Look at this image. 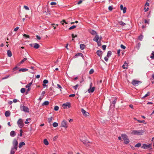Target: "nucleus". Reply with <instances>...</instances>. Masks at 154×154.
<instances>
[{"label": "nucleus", "mask_w": 154, "mask_h": 154, "mask_svg": "<svg viewBox=\"0 0 154 154\" xmlns=\"http://www.w3.org/2000/svg\"><path fill=\"white\" fill-rule=\"evenodd\" d=\"M88 137V136L86 134H83L80 136V140L87 147L90 146V142L89 141L87 140Z\"/></svg>", "instance_id": "1"}, {"label": "nucleus", "mask_w": 154, "mask_h": 154, "mask_svg": "<svg viewBox=\"0 0 154 154\" xmlns=\"http://www.w3.org/2000/svg\"><path fill=\"white\" fill-rule=\"evenodd\" d=\"M144 132V130H133L132 131L131 134L134 135H143Z\"/></svg>", "instance_id": "2"}, {"label": "nucleus", "mask_w": 154, "mask_h": 154, "mask_svg": "<svg viewBox=\"0 0 154 154\" xmlns=\"http://www.w3.org/2000/svg\"><path fill=\"white\" fill-rule=\"evenodd\" d=\"M20 110L26 112H29V108L27 106L21 105L20 106Z\"/></svg>", "instance_id": "3"}, {"label": "nucleus", "mask_w": 154, "mask_h": 154, "mask_svg": "<svg viewBox=\"0 0 154 154\" xmlns=\"http://www.w3.org/2000/svg\"><path fill=\"white\" fill-rule=\"evenodd\" d=\"M67 122L65 120H63L61 122L60 127H61L64 128L66 129L68 127V125Z\"/></svg>", "instance_id": "4"}, {"label": "nucleus", "mask_w": 154, "mask_h": 154, "mask_svg": "<svg viewBox=\"0 0 154 154\" xmlns=\"http://www.w3.org/2000/svg\"><path fill=\"white\" fill-rule=\"evenodd\" d=\"M17 124L18 127L20 128L23 127L24 126L23 120L21 119H19L17 122Z\"/></svg>", "instance_id": "5"}, {"label": "nucleus", "mask_w": 154, "mask_h": 154, "mask_svg": "<svg viewBox=\"0 0 154 154\" xmlns=\"http://www.w3.org/2000/svg\"><path fill=\"white\" fill-rule=\"evenodd\" d=\"M12 144L13 147L12 148L15 149V150H17V149L18 143L17 140L16 139H14L13 141Z\"/></svg>", "instance_id": "6"}, {"label": "nucleus", "mask_w": 154, "mask_h": 154, "mask_svg": "<svg viewBox=\"0 0 154 154\" xmlns=\"http://www.w3.org/2000/svg\"><path fill=\"white\" fill-rule=\"evenodd\" d=\"M151 144H143L142 146L141 147V148L144 149H147L148 148H151Z\"/></svg>", "instance_id": "7"}, {"label": "nucleus", "mask_w": 154, "mask_h": 154, "mask_svg": "<svg viewBox=\"0 0 154 154\" xmlns=\"http://www.w3.org/2000/svg\"><path fill=\"white\" fill-rule=\"evenodd\" d=\"M141 82L139 81H137L136 80H134L132 81L131 83L132 84L135 86H137L139 85L140 84H141Z\"/></svg>", "instance_id": "8"}, {"label": "nucleus", "mask_w": 154, "mask_h": 154, "mask_svg": "<svg viewBox=\"0 0 154 154\" xmlns=\"http://www.w3.org/2000/svg\"><path fill=\"white\" fill-rule=\"evenodd\" d=\"M81 111L83 116H84L85 117H87L89 116V113L88 112H86L83 109H81Z\"/></svg>", "instance_id": "9"}, {"label": "nucleus", "mask_w": 154, "mask_h": 154, "mask_svg": "<svg viewBox=\"0 0 154 154\" xmlns=\"http://www.w3.org/2000/svg\"><path fill=\"white\" fill-rule=\"evenodd\" d=\"M62 106L64 109H66L67 107L70 108L71 107V104L69 103H66L63 104Z\"/></svg>", "instance_id": "10"}, {"label": "nucleus", "mask_w": 154, "mask_h": 154, "mask_svg": "<svg viewBox=\"0 0 154 154\" xmlns=\"http://www.w3.org/2000/svg\"><path fill=\"white\" fill-rule=\"evenodd\" d=\"M101 39V37H100L98 35L96 34L95 37L93 39V40L96 42H97L99 41H100Z\"/></svg>", "instance_id": "11"}, {"label": "nucleus", "mask_w": 154, "mask_h": 154, "mask_svg": "<svg viewBox=\"0 0 154 154\" xmlns=\"http://www.w3.org/2000/svg\"><path fill=\"white\" fill-rule=\"evenodd\" d=\"M30 45L31 47L36 49L38 48L39 47V45L37 43L32 44Z\"/></svg>", "instance_id": "12"}, {"label": "nucleus", "mask_w": 154, "mask_h": 154, "mask_svg": "<svg viewBox=\"0 0 154 154\" xmlns=\"http://www.w3.org/2000/svg\"><path fill=\"white\" fill-rule=\"evenodd\" d=\"M95 90V87H93L92 88H89L88 89V93H93Z\"/></svg>", "instance_id": "13"}, {"label": "nucleus", "mask_w": 154, "mask_h": 154, "mask_svg": "<svg viewBox=\"0 0 154 154\" xmlns=\"http://www.w3.org/2000/svg\"><path fill=\"white\" fill-rule=\"evenodd\" d=\"M120 8L121 10L123 11V13H125L126 11L127 8L126 7H124L122 5H121L120 6Z\"/></svg>", "instance_id": "14"}, {"label": "nucleus", "mask_w": 154, "mask_h": 154, "mask_svg": "<svg viewBox=\"0 0 154 154\" xmlns=\"http://www.w3.org/2000/svg\"><path fill=\"white\" fill-rule=\"evenodd\" d=\"M116 100H117L116 98H115L114 99L113 101V102L112 103V104H111V106H112L113 107H115V104L116 102Z\"/></svg>", "instance_id": "15"}, {"label": "nucleus", "mask_w": 154, "mask_h": 154, "mask_svg": "<svg viewBox=\"0 0 154 154\" xmlns=\"http://www.w3.org/2000/svg\"><path fill=\"white\" fill-rule=\"evenodd\" d=\"M10 115L11 113L10 111H6L5 113V115L6 117H8Z\"/></svg>", "instance_id": "16"}, {"label": "nucleus", "mask_w": 154, "mask_h": 154, "mask_svg": "<svg viewBox=\"0 0 154 154\" xmlns=\"http://www.w3.org/2000/svg\"><path fill=\"white\" fill-rule=\"evenodd\" d=\"M25 145V143L24 142H21L19 144V147L20 148H21L23 146Z\"/></svg>", "instance_id": "17"}, {"label": "nucleus", "mask_w": 154, "mask_h": 154, "mask_svg": "<svg viewBox=\"0 0 154 154\" xmlns=\"http://www.w3.org/2000/svg\"><path fill=\"white\" fill-rule=\"evenodd\" d=\"M7 54L9 57H11L12 55L11 52L9 50L7 51Z\"/></svg>", "instance_id": "18"}, {"label": "nucleus", "mask_w": 154, "mask_h": 154, "mask_svg": "<svg viewBox=\"0 0 154 154\" xmlns=\"http://www.w3.org/2000/svg\"><path fill=\"white\" fill-rule=\"evenodd\" d=\"M85 47V45L84 44H81L80 45V48L81 50H83Z\"/></svg>", "instance_id": "19"}, {"label": "nucleus", "mask_w": 154, "mask_h": 154, "mask_svg": "<svg viewBox=\"0 0 154 154\" xmlns=\"http://www.w3.org/2000/svg\"><path fill=\"white\" fill-rule=\"evenodd\" d=\"M122 137L124 140L128 138L127 136L125 134H122Z\"/></svg>", "instance_id": "20"}, {"label": "nucleus", "mask_w": 154, "mask_h": 154, "mask_svg": "<svg viewBox=\"0 0 154 154\" xmlns=\"http://www.w3.org/2000/svg\"><path fill=\"white\" fill-rule=\"evenodd\" d=\"M28 70V69L26 68H21L19 69V71L21 72L22 71V72H25L27 71Z\"/></svg>", "instance_id": "21"}, {"label": "nucleus", "mask_w": 154, "mask_h": 154, "mask_svg": "<svg viewBox=\"0 0 154 154\" xmlns=\"http://www.w3.org/2000/svg\"><path fill=\"white\" fill-rule=\"evenodd\" d=\"M16 151L15 149L12 147L11 151L10 154H14Z\"/></svg>", "instance_id": "22"}, {"label": "nucleus", "mask_w": 154, "mask_h": 154, "mask_svg": "<svg viewBox=\"0 0 154 154\" xmlns=\"http://www.w3.org/2000/svg\"><path fill=\"white\" fill-rule=\"evenodd\" d=\"M128 66V64L126 62H125L124 64L122 65V67L124 69H127Z\"/></svg>", "instance_id": "23"}, {"label": "nucleus", "mask_w": 154, "mask_h": 154, "mask_svg": "<svg viewBox=\"0 0 154 154\" xmlns=\"http://www.w3.org/2000/svg\"><path fill=\"white\" fill-rule=\"evenodd\" d=\"M118 23L120 25L122 26H124L126 25V23L123 22L122 21H119Z\"/></svg>", "instance_id": "24"}, {"label": "nucleus", "mask_w": 154, "mask_h": 154, "mask_svg": "<svg viewBox=\"0 0 154 154\" xmlns=\"http://www.w3.org/2000/svg\"><path fill=\"white\" fill-rule=\"evenodd\" d=\"M10 135L11 137H14L15 135V132L14 131H12L10 133Z\"/></svg>", "instance_id": "25"}, {"label": "nucleus", "mask_w": 154, "mask_h": 154, "mask_svg": "<svg viewBox=\"0 0 154 154\" xmlns=\"http://www.w3.org/2000/svg\"><path fill=\"white\" fill-rule=\"evenodd\" d=\"M30 120L31 119L30 118L27 119H26V121L25 122V123L26 124H29V121H30Z\"/></svg>", "instance_id": "26"}, {"label": "nucleus", "mask_w": 154, "mask_h": 154, "mask_svg": "<svg viewBox=\"0 0 154 154\" xmlns=\"http://www.w3.org/2000/svg\"><path fill=\"white\" fill-rule=\"evenodd\" d=\"M49 102L48 101H45L42 104V106H46L49 104Z\"/></svg>", "instance_id": "27"}, {"label": "nucleus", "mask_w": 154, "mask_h": 154, "mask_svg": "<svg viewBox=\"0 0 154 154\" xmlns=\"http://www.w3.org/2000/svg\"><path fill=\"white\" fill-rule=\"evenodd\" d=\"M44 143L46 145H48L49 144L48 142L46 139H45L44 140Z\"/></svg>", "instance_id": "28"}, {"label": "nucleus", "mask_w": 154, "mask_h": 154, "mask_svg": "<svg viewBox=\"0 0 154 154\" xmlns=\"http://www.w3.org/2000/svg\"><path fill=\"white\" fill-rule=\"evenodd\" d=\"M90 32L91 34H92L93 35H95L97 34L96 32L93 30H91L90 31Z\"/></svg>", "instance_id": "29"}, {"label": "nucleus", "mask_w": 154, "mask_h": 154, "mask_svg": "<svg viewBox=\"0 0 154 154\" xmlns=\"http://www.w3.org/2000/svg\"><path fill=\"white\" fill-rule=\"evenodd\" d=\"M112 54V52L111 51H109L107 53V54L106 55V57H109Z\"/></svg>", "instance_id": "30"}, {"label": "nucleus", "mask_w": 154, "mask_h": 154, "mask_svg": "<svg viewBox=\"0 0 154 154\" xmlns=\"http://www.w3.org/2000/svg\"><path fill=\"white\" fill-rule=\"evenodd\" d=\"M141 144L140 143H138L136 144L134 146L135 147H139L141 146Z\"/></svg>", "instance_id": "31"}, {"label": "nucleus", "mask_w": 154, "mask_h": 154, "mask_svg": "<svg viewBox=\"0 0 154 154\" xmlns=\"http://www.w3.org/2000/svg\"><path fill=\"white\" fill-rule=\"evenodd\" d=\"M124 140L125 143L126 144H128L129 142V140L128 138Z\"/></svg>", "instance_id": "32"}, {"label": "nucleus", "mask_w": 154, "mask_h": 154, "mask_svg": "<svg viewBox=\"0 0 154 154\" xmlns=\"http://www.w3.org/2000/svg\"><path fill=\"white\" fill-rule=\"evenodd\" d=\"M97 54L99 56H100L101 55V54H102V51H97Z\"/></svg>", "instance_id": "33"}, {"label": "nucleus", "mask_w": 154, "mask_h": 154, "mask_svg": "<svg viewBox=\"0 0 154 154\" xmlns=\"http://www.w3.org/2000/svg\"><path fill=\"white\" fill-rule=\"evenodd\" d=\"M53 125L54 127H56L58 126V124L57 122H55L53 124Z\"/></svg>", "instance_id": "34"}, {"label": "nucleus", "mask_w": 154, "mask_h": 154, "mask_svg": "<svg viewBox=\"0 0 154 154\" xmlns=\"http://www.w3.org/2000/svg\"><path fill=\"white\" fill-rule=\"evenodd\" d=\"M150 94V92H148L142 98H144L145 97H146L149 96V95Z\"/></svg>", "instance_id": "35"}, {"label": "nucleus", "mask_w": 154, "mask_h": 154, "mask_svg": "<svg viewBox=\"0 0 154 154\" xmlns=\"http://www.w3.org/2000/svg\"><path fill=\"white\" fill-rule=\"evenodd\" d=\"M32 83L31 82L26 85V88H29L32 85Z\"/></svg>", "instance_id": "36"}, {"label": "nucleus", "mask_w": 154, "mask_h": 154, "mask_svg": "<svg viewBox=\"0 0 154 154\" xmlns=\"http://www.w3.org/2000/svg\"><path fill=\"white\" fill-rule=\"evenodd\" d=\"M53 119V118L52 117H51V118H48V122L49 123H51Z\"/></svg>", "instance_id": "37"}, {"label": "nucleus", "mask_w": 154, "mask_h": 154, "mask_svg": "<svg viewBox=\"0 0 154 154\" xmlns=\"http://www.w3.org/2000/svg\"><path fill=\"white\" fill-rule=\"evenodd\" d=\"M79 85L78 84L76 85H75L73 86V88L75 89V90H76L77 89Z\"/></svg>", "instance_id": "38"}, {"label": "nucleus", "mask_w": 154, "mask_h": 154, "mask_svg": "<svg viewBox=\"0 0 154 154\" xmlns=\"http://www.w3.org/2000/svg\"><path fill=\"white\" fill-rule=\"evenodd\" d=\"M81 56L82 57H83V55L81 53H78V54H76L75 55V56H76V57H78V56Z\"/></svg>", "instance_id": "39"}, {"label": "nucleus", "mask_w": 154, "mask_h": 154, "mask_svg": "<svg viewBox=\"0 0 154 154\" xmlns=\"http://www.w3.org/2000/svg\"><path fill=\"white\" fill-rule=\"evenodd\" d=\"M27 58H24L23 60H22L20 62V64L23 63L24 61H26L27 60Z\"/></svg>", "instance_id": "40"}, {"label": "nucleus", "mask_w": 154, "mask_h": 154, "mask_svg": "<svg viewBox=\"0 0 154 154\" xmlns=\"http://www.w3.org/2000/svg\"><path fill=\"white\" fill-rule=\"evenodd\" d=\"M25 91V89L24 88H22L21 89L20 91L21 93H23Z\"/></svg>", "instance_id": "41"}, {"label": "nucleus", "mask_w": 154, "mask_h": 154, "mask_svg": "<svg viewBox=\"0 0 154 154\" xmlns=\"http://www.w3.org/2000/svg\"><path fill=\"white\" fill-rule=\"evenodd\" d=\"M59 107L57 106H55L54 109V110L57 111L59 110Z\"/></svg>", "instance_id": "42"}, {"label": "nucleus", "mask_w": 154, "mask_h": 154, "mask_svg": "<svg viewBox=\"0 0 154 154\" xmlns=\"http://www.w3.org/2000/svg\"><path fill=\"white\" fill-rule=\"evenodd\" d=\"M76 27V26H73L70 27L69 28V30H71L72 29H74V28H75V27Z\"/></svg>", "instance_id": "43"}, {"label": "nucleus", "mask_w": 154, "mask_h": 154, "mask_svg": "<svg viewBox=\"0 0 154 154\" xmlns=\"http://www.w3.org/2000/svg\"><path fill=\"white\" fill-rule=\"evenodd\" d=\"M108 9L110 11H112L113 9L112 6H110L108 7Z\"/></svg>", "instance_id": "44"}, {"label": "nucleus", "mask_w": 154, "mask_h": 154, "mask_svg": "<svg viewBox=\"0 0 154 154\" xmlns=\"http://www.w3.org/2000/svg\"><path fill=\"white\" fill-rule=\"evenodd\" d=\"M151 56H150V58L152 59L154 58V52H152L151 54Z\"/></svg>", "instance_id": "45"}, {"label": "nucleus", "mask_w": 154, "mask_h": 154, "mask_svg": "<svg viewBox=\"0 0 154 154\" xmlns=\"http://www.w3.org/2000/svg\"><path fill=\"white\" fill-rule=\"evenodd\" d=\"M143 38V36L142 35H140L139 37V39L141 41L142 40V39Z\"/></svg>", "instance_id": "46"}, {"label": "nucleus", "mask_w": 154, "mask_h": 154, "mask_svg": "<svg viewBox=\"0 0 154 154\" xmlns=\"http://www.w3.org/2000/svg\"><path fill=\"white\" fill-rule=\"evenodd\" d=\"M43 84H46L48 83V80L45 79L43 81Z\"/></svg>", "instance_id": "47"}, {"label": "nucleus", "mask_w": 154, "mask_h": 154, "mask_svg": "<svg viewBox=\"0 0 154 154\" xmlns=\"http://www.w3.org/2000/svg\"><path fill=\"white\" fill-rule=\"evenodd\" d=\"M94 72V70L93 69H91L89 71V74H92Z\"/></svg>", "instance_id": "48"}, {"label": "nucleus", "mask_w": 154, "mask_h": 154, "mask_svg": "<svg viewBox=\"0 0 154 154\" xmlns=\"http://www.w3.org/2000/svg\"><path fill=\"white\" fill-rule=\"evenodd\" d=\"M51 5H57V3L55 2H52L51 3Z\"/></svg>", "instance_id": "49"}, {"label": "nucleus", "mask_w": 154, "mask_h": 154, "mask_svg": "<svg viewBox=\"0 0 154 154\" xmlns=\"http://www.w3.org/2000/svg\"><path fill=\"white\" fill-rule=\"evenodd\" d=\"M23 35L24 37L27 38H29V35H26L25 34H24Z\"/></svg>", "instance_id": "50"}, {"label": "nucleus", "mask_w": 154, "mask_h": 154, "mask_svg": "<svg viewBox=\"0 0 154 154\" xmlns=\"http://www.w3.org/2000/svg\"><path fill=\"white\" fill-rule=\"evenodd\" d=\"M121 48H122L124 49H125L126 48V47H125V46H124L122 44L121 45Z\"/></svg>", "instance_id": "51"}, {"label": "nucleus", "mask_w": 154, "mask_h": 154, "mask_svg": "<svg viewBox=\"0 0 154 154\" xmlns=\"http://www.w3.org/2000/svg\"><path fill=\"white\" fill-rule=\"evenodd\" d=\"M24 8L25 9L27 10H29V8L26 6H24Z\"/></svg>", "instance_id": "52"}, {"label": "nucleus", "mask_w": 154, "mask_h": 154, "mask_svg": "<svg viewBox=\"0 0 154 154\" xmlns=\"http://www.w3.org/2000/svg\"><path fill=\"white\" fill-rule=\"evenodd\" d=\"M9 75H7V76H5V77H4L3 78H2V80H4V79H7V78H8V77H9Z\"/></svg>", "instance_id": "53"}, {"label": "nucleus", "mask_w": 154, "mask_h": 154, "mask_svg": "<svg viewBox=\"0 0 154 154\" xmlns=\"http://www.w3.org/2000/svg\"><path fill=\"white\" fill-rule=\"evenodd\" d=\"M19 29V27H17L16 28L14 29V31L15 32H16Z\"/></svg>", "instance_id": "54"}, {"label": "nucleus", "mask_w": 154, "mask_h": 154, "mask_svg": "<svg viewBox=\"0 0 154 154\" xmlns=\"http://www.w3.org/2000/svg\"><path fill=\"white\" fill-rule=\"evenodd\" d=\"M97 42V44H98V45L99 46H100L101 45V42H100V41H99Z\"/></svg>", "instance_id": "55"}, {"label": "nucleus", "mask_w": 154, "mask_h": 154, "mask_svg": "<svg viewBox=\"0 0 154 154\" xmlns=\"http://www.w3.org/2000/svg\"><path fill=\"white\" fill-rule=\"evenodd\" d=\"M22 135V129L20 130V136L21 137Z\"/></svg>", "instance_id": "56"}, {"label": "nucleus", "mask_w": 154, "mask_h": 154, "mask_svg": "<svg viewBox=\"0 0 154 154\" xmlns=\"http://www.w3.org/2000/svg\"><path fill=\"white\" fill-rule=\"evenodd\" d=\"M120 49H119L118 51H117V54H118V56H120Z\"/></svg>", "instance_id": "57"}, {"label": "nucleus", "mask_w": 154, "mask_h": 154, "mask_svg": "<svg viewBox=\"0 0 154 154\" xmlns=\"http://www.w3.org/2000/svg\"><path fill=\"white\" fill-rule=\"evenodd\" d=\"M82 2V0H80L79 1L78 3H77V4H78V5H79L80 4H81Z\"/></svg>", "instance_id": "58"}, {"label": "nucleus", "mask_w": 154, "mask_h": 154, "mask_svg": "<svg viewBox=\"0 0 154 154\" xmlns=\"http://www.w3.org/2000/svg\"><path fill=\"white\" fill-rule=\"evenodd\" d=\"M72 37L73 38H75V37H77V35H74L73 34H72Z\"/></svg>", "instance_id": "59"}, {"label": "nucleus", "mask_w": 154, "mask_h": 154, "mask_svg": "<svg viewBox=\"0 0 154 154\" xmlns=\"http://www.w3.org/2000/svg\"><path fill=\"white\" fill-rule=\"evenodd\" d=\"M102 48L103 50H105L106 48V46L104 45L102 46Z\"/></svg>", "instance_id": "60"}, {"label": "nucleus", "mask_w": 154, "mask_h": 154, "mask_svg": "<svg viewBox=\"0 0 154 154\" xmlns=\"http://www.w3.org/2000/svg\"><path fill=\"white\" fill-rule=\"evenodd\" d=\"M148 9H149L148 8H144V10H145V12H146L147 11H148Z\"/></svg>", "instance_id": "61"}, {"label": "nucleus", "mask_w": 154, "mask_h": 154, "mask_svg": "<svg viewBox=\"0 0 154 154\" xmlns=\"http://www.w3.org/2000/svg\"><path fill=\"white\" fill-rule=\"evenodd\" d=\"M75 96V94H70L69 95V97H74Z\"/></svg>", "instance_id": "62"}, {"label": "nucleus", "mask_w": 154, "mask_h": 154, "mask_svg": "<svg viewBox=\"0 0 154 154\" xmlns=\"http://www.w3.org/2000/svg\"><path fill=\"white\" fill-rule=\"evenodd\" d=\"M17 100L16 99H14L13 100V102L14 103H16V102H17Z\"/></svg>", "instance_id": "63"}, {"label": "nucleus", "mask_w": 154, "mask_h": 154, "mask_svg": "<svg viewBox=\"0 0 154 154\" xmlns=\"http://www.w3.org/2000/svg\"><path fill=\"white\" fill-rule=\"evenodd\" d=\"M145 6H149V3L147 2H146L145 4Z\"/></svg>", "instance_id": "64"}]
</instances>
